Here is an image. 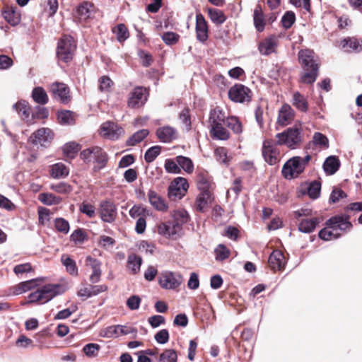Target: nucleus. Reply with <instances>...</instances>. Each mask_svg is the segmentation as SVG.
Wrapping results in <instances>:
<instances>
[{
    "label": "nucleus",
    "mask_w": 362,
    "mask_h": 362,
    "mask_svg": "<svg viewBox=\"0 0 362 362\" xmlns=\"http://www.w3.org/2000/svg\"><path fill=\"white\" fill-rule=\"evenodd\" d=\"M327 226L319 232V237L324 240L337 239L341 235L340 231L349 230L352 225L347 217L334 216L327 222Z\"/></svg>",
    "instance_id": "nucleus-1"
},
{
    "label": "nucleus",
    "mask_w": 362,
    "mask_h": 362,
    "mask_svg": "<svg viewBox=\"0 0 362 362\" xmlns=\"http://www.w3.org/2000/svg\"><path fill=\"white\" fill-rule=\"evenodd\" d=\"M65 291L64 287L61 284H47L28 296V303L40 302L45 303L55 296L62 294Z\"/></svg>",
    "instance_id": "nucleus-2"
},
{
    "label": "nucleus",
    "mask_w": 362,
    "mask_h": 362,
    "mask_svg": "<svg viewBox=\"0 0 362 362\" xmlns=\"http://www.w3.org/2000/svg\"><path fill=\"white\" fill-rule=\"evenodd\" d=\"M310 159V155H306L305 157L294 156L290 158L282 168L283 176L287 180L298 177L304 171Z\"/></svg>",
    "instance_id": "nucleus-3"
},
{
    "label": "nucleus",
    "mask_w": 362,
    "mask_h": 362,
    "mask_svg": "<svg viewBox=\"0 0 362 362\" xmlns=\"http://www.w3.org/2000/svg\"><path fill=\"white\" fill-rule=\"evenodd\" d=\"M76 49L74 39L70 35H63L58 42L57 47V57L64 62L72 60Z\"/></svg>",
    "instance_id": "nucleus-4"
},
{
    "label": "nucleus",
    "mask_w": 362,
    "mask_h": 362,
    "mask_svg": "<svg viewBox=\"0 0 362 362\" xmlns=\"http://www.w3.org/2000/svg\"><path fill=\"white\" fill-rule=\"evenodd\" d=\"M276 144L285 145L290 148H296L302 141L301 129L297 127H290L276 135Z\"/></svg>",
    "instance_id": "nucleus-5"
},
{
    "label": "nucleus",
    "mask_w": 362,
    "mask_h": 362,
    "mask_svg": "<svg viewBox=\"0 0 362 362\" xmlns=\"http://www.w3.org/2000/svg\"><path fill=\"white\" fill-rule=\"evenodd\" d=\"M189 185L187 180L177 177L173 180L168 188V197L172 201L182 199L187 194Z\"/></svg>",
    "instance_id": "nucleus-6"
},
{
    "label": "nucleus",
    "mask_w": 362,
    "mask_h": 362,
    "mask_svg": "<svg viewBox=\"0 0 362 362\" xmlns=\"http://www.w3.org/2000/svg\"><path fill=\"white\" fill-rule=\"evenodd\" d=\"M158 234L172 240H177L182 235V228L173 221L160 223L158 225Z\"/></svg>",
    "instance_id": "nucleus-7"
},
{
    "label": "nucleus",
    "mask_w": 362,
    "mask_h": 362,
    "mask_svg": "<svg viewBox=\"0 0 362 362\" xmlns=\"http://www.w3.org/2000/svg\"><path fill=\"white\" fill-rule=\"evenodd\" d=\"M182 282V276L175 272L166 271L160 274L158 283L165 289H175Z\"/></svg>",
    "instance_id": "nucleus-8"
},
{
    "label": "nucleus",
    "mask_w": 362,
    "mask_h": 362,
    "mask_svg": "<svg viewBox=\"0 0 362 362\" xmlns=\"http://www.w3.org/2000/svg\"><path fill=\"white\" fill-rule=\"evenodd\" d=\"M54 134L49 128H40L33 132L28 139V142L33 145L40 144L42 146H47L52 141Z\"/></svg>",
    "instance_id": "nucleus-9"
},
{
    "label": "nucleus",
    "mask_w": 362,
    "mask_h": 362,
    "mask_svg": "<svg viewBox=\"0 0 362 362\" xmlns=\"http://www.w3.org/2000/svg\"><path fill=\"white\" fill-rule=\"evenodd\" d=\"M277 145L270 140H265L263 143L262 156L265 161L271 165L276 164L280 160Z\"/></svg>",
    "instance_id": "nucleus-10"
},
{
    "label": "nucleus",
    "mask_w": 362,
    "mask_h": 362,
    "mask_svg": "<svg viewBox=\"0 0 362 362\" xmlns=\"http://www.w3.org/2000/svg\"><path fill=\"white\" fill-rule=\"evenodd\" d=\"M250 90L243 84H235L228 90L229 98L235 103H244L250 100Z\"/></svg>",
    "instance_id": "nucleus-11"
},
{
    "label": "nucleus",
    "mask_w": 362,
    "mask_h": 362,
    "mask_svg": "<svg viewBox=\"0 0 362 362\" xmlns=\"http://www.w3.org/2000/svg\"><path fill=\"white\" fill-rule=\"evenodd\" d=\"M146 100L147 90L141 86H137L130 92L127 105L131 108H138L142 106Z\"/></svg>",
    "instance_id": "nucleus-12"
},
{
    "label": "nucleus",
    "mask_w": 362,
    "mask_h": 362,
    "mask_svg": "<svg viewBox=\"0 0 362 362\" xmlns=\"http://www.w3.org/2000/svg\"><path fill=\"white\" fill-rule=\"evenodd\" d=\"M124 130L117 124L111 122H104L100 129V134L105 139L116 140L123 134Z\"/></svg>",
    "instance_id": "nucleus-13"
},
{
    "label": "nucleus",
    "mask_w": 362,
    "mask_h": 362,
    "mask_svg": "<svg viewBox=\"0 0 362 362\" xmlns=\"http://www.w3.org/2000/svg\"><path fill=\"white\" fill-rule=\"evenodd\" d=\"M99 214L102 221L106 223H112L117 216L116 206L110 200L103 201L100 204Z\"/></svg>",
    "instance_id": "nucleus-14"
},
{
    "label": "nucleus",
    "mask_w": 362,
    "mask_h": 362,
    "mask_svg": "<svg viewBox=\"0 0 362 362\" xmlns=\"http://www.w3.org/2000/svg\"><path fill=\"white\" fill-rule=\"evenodd\" d=\"M50 92L53 97L62 103H68L71 100L69 87L64 83L54 82L50 86Z\"/></svg>",
    "instance_id": "nucleus-15"
},
{
    "label": "nucleus",
    "mask_w": 362,
    "mask_h": 362,
    "mask_svg": "<svg viewBox=\"0 0 362 362\" xmlns=\"http://www.w3.org/2000/svg\"><path fill=\"white\" fill-rule=\"evenodd\" d=\"M196 36L200 42H205L209 37L208 24L204 16L201 13L196 15Z\"/></svg>",
    "instance_id": "nucleus-16"
},
{
    "label": "nucleus",
    "mask_w": 362,
    "mask_h": 362,
    "mask_svg": "<svg viewBox=\"0 0 362 362\" xmlns=\"http://www.w3.org/2000/svg\"><path fill=\"white\" fill-rule=\"evenodd\" d=\"M295 117V112L288 104H284L279 110L277 123L285 127L292 122Z\"/></svg>",
    "instance_id": "nucleus-17"
},
{
    "label": "nucleus",
    "mask_w": 362,
    "mask_h": 362,
    "mask_svg": "<svg viewBox=\"0 0 362 362\" xmlns=\"http://www.w3.org/2000/svg\"><path fill=\"white\" fill-rule=\"evenodd\" d=\"M339 46L346 52H362V40L346 37L339 42Z\"/></svg>",
    "instance_id": "nucleus-18"
},
{
    "label": "nucleus",
    "mask_w": 362,
    "mask_h": 362,
    "mask_svg": "<svg viewBox=\"0 0 362 362\" xmlns=\"http://www.w3.org/2000/svg\"><path fill=\"white\" fill-rule=\"evenodd\" d=\"M214 200L212 192H200L194 202V209L198 212H204Z\"/></svg>",
    "instance_id": "nucleus-19"
},
{
    "label": "nucleus",
    "mask_w": 362,
    "mask_h": 362,
    "mask_svg": "<svg viewBox=\"0 0 362 362\" xmlns=\"http://www.w3.org/2000/svg\"><path fill=\"white\" fill-rule=\"evenodd\" d=\"M278 45V39L272 35L262 40L258 49L262 55H269L276 52Z\"/></svg>",
    "instance_id": "nucleus-20"
},
{
    "label": "nucleus",
    "mask_w": 362,
    "mask_h": 362,
    "mask_svg": "<svg viewBox=\"0 0 362 362\" xmlns=\"http://www.w3.org/2000/svg\"><path fill=\"white\" fill-rule=\"evenodd\" d=\"M148 199L151 205L157 211H167L168 205L165 200L160 196L153 189H149L148 192Z\"/></svg>",
    "instance_id": "nucleus-21"
},
{
    "label": "nucleus",
    "mask_w": 362,
    "mask_h": 362,
    "mask_svg": "<svg viewBox=\"0 0 362 362\" xmlns=\"http://www.w3.org/2000/svg\"><path fill=\"white\" fill-rule=\"evenodd\" d=\"M298 59L303 69H310V68L318 66L316 63L315 53L310 49L300 50L298 52Z\"/></svg>",
    "instance_id": "nucleus-22"
},
{
    "label": "nucleus",
    "mask_w": 362,
    "mask_h": 362,
    "mask_svg": "<svg viewBox=\"0 0 362 362\" xmlns=\"http://www.w3.org/2000/svg\"><path fill=\"white\" fill-rule=\"evenodd\" d=\"M156 135L159 140L164 143L171 142L177 138L176 129L170 126H163L158 128L156 131Z\"/></svg>",
    "instance_id": "nucleus-23"
},
{
    "label": "nucleus",
    "mask_w": 362,
    "mask_h": 362,
    "mask_svg": "<svg viewBox=\"0 0 362 362\" xmlns=\"http://www.w3.org/2000/svg\"><path fill=\"white\" fill-rule=\"evenodd\" d=\"M86 264L90 267L93 270L90 276V282L93 284L98 282L101 276L100 262L96 259L88 256L86 259Z\"/></svg>",
    "instance_id": "nucleus-24"
},
{
    "label": "nucleus",
    "mask_w": 362,
    "mask_h": 362,
    "mask_svg": "<svg viewBox=\"0 0 362 362\" xmlns=\"http://www.w3.org/2000/svg\"><path fill=\"white\" fill-rule=\"evenodd\" d=\"M93 12L94 5L90 2H83L77 8L76 17L80 21H86L92 17Z\"/></svg>",
    "instance_id": "nucleus-25"
},
{
    "label": "nucleus",
    "mask_w": 362,
    "mask_h": 362,
    "mask_svg": "<svg viewBox=\"0 0 362 362\" xmlns=\"http://www.w3.org/2000/svg\"><path fill=\"white\" fill-rule=\"evenodd\" d=\"M272 269L281 270L285 265V257L280 250H274L269 256L268 260Z\"/></svg>",
    "instance_id": "nucleus-26"
},
{
    "label": "nucleus",
    "mask_w": 362,
    "mask_h": 362,
    "mask_svg": "<svg viewBox=\"0 0 362 362\" xmlns=\"http://www.w3.org/2000/svg\"><path fill=\"white\" fill-rule=\"evenodd\" d=\"M196 182L197 188L200 192H212L211 190V182L206 173H198Z\"/></svg>",
    "instance_id": "nucleus-27"
},
{
    "label": "nucleus",
    "mask_w": 362,
    "mask_h": 362,
    "mask_svg": "<svg viewBox=\"0 0 362 362\" xmlns=\"http://www.w3.org/2000/svg\"><path fill=\"white\" fill-rule=\"evenodd\" d=\"M339 166V160L334 156H329L323 164L324 170L327 175L334 174L338 170Z\"/></svg>",
    "instance_id": "nucleus-28"
},
{
    "label": "nucleus",
    "mask_w": 362,
    "mask_h": 362,
    "mask_svg": "<svg viewBox=\"0 0 362 362\" xmlns=\"http://www.w3.org/2000/svg\"><path fill=\"white\" fill-rule=\"evenodd\" d=\"M292 105L298 110L303 112L308 110V103L306 98L299 92H295L292 97Z\"/></svg>",
    "instance_id": "nucleus-29"
},
{
    "label": "nucleus",
    "mask_w": 362,
    "mask_h": 362,
    "mask_svg": "<svg viewBox=\"0 0 362 362\" xmlns=\"http://www.w3.org/2000/svg\"><path fill=\"white\" fill-rule=\"evenodd\" d=\"M142 264V259L135 254H131L127 258V269L133 274H136L140 271Z\"/></svg>",
    "instance_id": "nucleus-30"
},
{
    "label": "nucleus",
    "mask_w": 362,
    "mask_h": 362,
    "mask_svg": "<svg viewBox=\"0 0 362 362\" xmlns=\"http://www.w3.org/2000/svg\"><path fill=\"white\" fill-rule=\"evenodd\" d=\"M32 98L33 100L40 105H45L48 103V95L42 87H35L32 91Z\"/></svg>",
    "instance_id": "nucleus-31"
},
{
    "label": "nucleus",
    "mask_w": 362,
    "mask_h": 362,
    "mask_svg": "<svg viewBox=\"0 0 362 362\" xmlns=\"http://www.w3.org/2000/svg\"><path fill=\"white\" fill-rule=\"evenodd\" d=\"M62 264L66 267V272L72 275H78V268L76 262L72 259L68 255H62L61 257Z\"/></svg>",
    "instance_id": "nucleus-32"
},
{
    "label": "nucleus",
    "mask_w": 362,
    "mask_h": 362,
    "mask_svg": "<svg viewBox=\"0 0 362 362\" xmlns=\"http://www.w3.org/2000/svg\"><path fill=\"white\" fill-rule=\"evenodd\" d=\"M69 173V170L64 163H58L51 166L50 174L54 178L64 177Z\"/></svg>",
    "instance_id": "nucleus-33"
},
{
    "label": "nucleus",
    "mask_w": 362,
    "mask_h": 362,
    "mask_svg": "<svg viewBox=\"0 0 362 362\" xmlns=\"http://www.w3.org/2000/svg\"><path fill=\"white\" fill-rule=\"evenodd\" d=\"M212 137L219 140H227L229 138V132L226 129L223 124L211 127L210 130Z\"/></svg>",
    "instance_id": "nucleus-34"
},
{
    "label": "nucleus",
    "mask_w": 362,
    "mask_h": 362,
    "mask_svg": "<svg viewBox=\"0 0 362 362\" xmlns=\"http://www.w3.org/2000/svg\"><path fill=\"white\" fill-rule=\"evenodd\" d=\"M38 199L45 205L51 206L59 204L62 202L60 197L52 193H41L38 195Z\"/></svg>",
    "instance_id": "nucleus-35"
},
{
    "label": "nucleus",
    "mask_w": 362,
    "mask_h": 362,
    "mask_svg": "<svg viewBox=\"0 0 362 362\" xmlns=\"http://www.w3.org/2000/svg\"><path fill=\"white\" fill-rule=\"evenodd\" d=\"M93 153L95 154V163H97V167L98 168H103L107 161V153L98 146H93Z\"/></svg>",
    "instance_id": "nucleus-36"
},
{
    "label": "nucleus",
    "mask_w": 362,
    "mask_h": 362,
    "mask_svg": "<svg viewBox=\"0 0 362 362\" xmlns=\"http://www.w3.org/2000/svg\"><path fill=\"white\" fill-rule=\"evenodd\" d=\"M208 14L211 21L216 25H221L226 20L223 12L216 8H208Z\"/></svg>",
    "instance_id": "nucleus-37"
},
{
    "label": "nucleus",
    "mask_w": 362,
    "mask_h": 362,
    "mask_svg": "<svg viewBox=\"0 0 362 362\" xmlns=\"http://www.w3.org/2000/svg\"><path fill=\"white\" fill-rule=\"evenodd\" d=\"M304 73L301 76V81L304 83H313L315 81L317 76L318 66L313 68L303 69Z\"/></svg>",
    "instance_id": "nucleus-38"
},
{
    "label": "nucleus",
    "mask_w": 362,
    "mask_h": 362,
    "mask_svg": "<svg viewBox=\"0 0 362 362\" xmlns=\"http://www.w3.org/2000/svg\"><path fill=\"white\" fill-rule=\"evenodd\" d=\"M254 24L259 32H262L264 29V20L262 8L259 6H257L254 10Z\"/></svg>",
    "instance_id": "nucleus-39"
},
{
    "label": "nucleus",
    "mask_w": 362,
    "mask_h": 362,
    "mask_svg": "<svg viewBox=\"0 0 362 362\" xmlns=\"http://www.w3.org/2000/svg\"><path fill=\"white\" fill-rule=\"evenodd\" d=\"M176 160L177 161V164L179 165L180 168H182L187 173H192L194 170V164L192 160L187 157L178 156L176 157Z\"/></svg>",
    "instance_id": "nucleus-40"
},
{
    "label": "nucleus",
    "mask_w": 362,
    "mask_h": 362,
    "mask_svg": "<svg viewBox=\"0 0 362 362\" xmlns=\"http://www.w3.org/2000/svg\"><path fill=\"white\" fill-rule=\"evenodd\" d=\"M173 222L174 223H178L181 228H182L183 224L186 223L189 220V214L185 209H178L173 214Z\"/></svg>",
    "instance_id": "nucleus-41"
},
{
    "label": "nucleus",
    "mask_w": 362,
    "mask_h": 362,
    "mask_svg": "<svg viewBox=\"0 0 362 362\" xmlns=\"http://www.w3.org/2000/svg\"><path fill=\"white\" fill-rule=\"evenodd\" d=\"M13 107L18 112L23 119L31 123L28 119L30 115V107L25 101L18 102L14 104Z\"/></svg>",
    "instance_id": "nucleus-42"
},
{
    "label": "nucleus",
    "mask_w": 362,
    "mask_h": 362,
    "mask_svg": "<svg viewBox=\"0 0 362 362\" xmlns=\"http://www.w3.org/2000/svg\"><path fill=\"white\" fill-rule=\"evenodd\" d=\"M112 30L115 34L117 40L120 42L126 40L129 36L127 28L122 23L114 27Z\"/></svg>",
    "instance_id": "nucleus-43"
},
{
    "label": "nucleus",
    "mask_w": 362,
    "mask_h": 362,
    "mask_svg": "<svg viewBox=\"0 0 362 362\" xmlns=\"http://www.w3.org/2000/svg\"><path fill=\"white\" fill-rule=\"evenodd\" d=\"M224 113L219 108H215L211 112L209 117L211 127L223 124V122H224Z\"/></svg>",
    "instance_id": "nucleus-44"
},
{
    "label": "nucleus",
    "mask_w": 362,
    "mask_h": 362,
    "mask_svg": "<svg viewBox=\"0 0 362 362\" xmlns=\"http://www.w3.org/2000/svg\"><path fill=\"white\" fill-rule=\"evenodd\" d=\"M214 156L217 161L228 165L230 161L231 157L228 155L226 148L218 147L214 150Z\"/></svg>",
    "instance_id": "nucleus-45"
},
{
    "label": "nucleus",
    "mask_w": 362,
    "mask_h": 362,
    "mask_svg": "<svg viewBox=\"0 0 362 362\" xmlns=\"http://www.w3.org/2000/svg\"><path fill=\"white\" fill-rule=\"evenodd\" d=\"M4 19L11 25H18L21 21L20 14L12 9H7L3 12Z\"/></svg>",
    "instance_id": "nucleus-46"
},
{
    "label": "nucleus",
    "mask_w": 362,
    "mask_h": 362,
    "mask_svg": "<svg viewBox=\"0 0 362 362\" xmlns=\"http://www.w3.org/2000/svg\"><path fill=\"white\" fill-rule=\"evenodd\" d=\"M318 221L317 218L303 219L299 224V230L303 233H310L316 227Z\"/></svg>",
    "instance_id": "nucleus-47"
},
{
    "label": "nucleus",
    "mask_w": 362,
    "mask_h": 362,
    "mask_svg": "<svg viewBox=\"0 0 362 362\" xmlns=\"http://www.w3.org/2000/svg\"><path fill=\"white\" fill-rule=\"evenodd\" d=\"M37 286L35 279L26 281L18 284L15 289V294L18 295L34 288Z\"/></svg>",
    "instance_id": "nucleus-48"
},
{
    "label": "nucleus",
    "mask_w": 362,
    "mask_h": 362,
    "mask_svg": "<svg viewBox=\"0 0 362 362\" xmlns=\"http://www.w3.org/2000/svg\"><path fill=\"white\" fill-rule=\"evenodd\" d=\"M226 124L235 134H240L243 131L242 124L236 117L233 116L228 117Z\"/></svg>",
    "instance_id": "nucleus-49"
},
{
    "label": "nucleus",
    "mask_w": 362,
    "mask_h": 362,
    "mask_svg": "<svg viewBox=\"0 0 362 362\" xmlns=\"http://www.w3.org/2000/svg\"><path fill=\"white\" fill-rule=\"evenodd\" d=\"M148 135V131L147 129H141L134 134L127 141V145L134 146L136 144L141 142Z\"/></svg>",
    "instance_id": "nucleus-50"
},
{
    "label": "nucleus",
    "mask_w": 362,
    "mask_h": 362,
    "mask_svg": "<svg viewBox=\"0 0 362 362\" xmlns=\"http://www.w3.org/2000/svg\"><path fill=\"white\" fill-rule=\"evenodd\" d=\"M177 352L172 349H165L159 356V362H177Z\"/></svg>",
    "instance_id": "nucleus-51"
},
{
    "label": "nucleus",
    "mask_w": 362,
    "mask_h": 362,
    "mask_svg": "<svg viewBox=\"0 0 362 362\" xmlns=\"http://www.w3.org/2000/svg\"><path fill=\"white\" fill-rule=\"evenodd\" d=\"M57 118L59 122L62 124H74V113L69 110L61 111L58 113Z\"/></svg>",
    "instance_id": "nucleus-52"
},
{
    "label": "nucleus",
    "mask_w": 362,
    "mask_h": 362,
    "mask_svg": "<svg viewBox=\"0 0 362 362\" xmlns=\"http://www.w3.org/2000/svg\"><path fill=\"white\" fill-rule=\"evenodd\" d=\"M119 325L109 326L100 332V336L105 338H117L119 337Z\"/></svg>",
    "instance_id": "nucleus-53"
},
{
    "label": "nucleus",
    "mask_w": 362,
    "mask_h": 362,
    "mask_svg": "<svg viewBox=\"0 0 362 362\" xmlns=\"http://www.w3.org/2000/svg\"><path fill=\"white\" fill-rule=\"evenodd\" d=\"M63 153L67 158H74L78 151V144L76 142H69L64 145Z\"/></svg>",
    "instance_id": "nucleus-54"
},
{
    "label": "nucleus",
    "mask_w": 362,
    "mask_h": 362,
    "mask_svg": "<svg viewBox=\"0 0 362 362\" xmlns=\"http://www.w3.org/2000/svg\"><path fill=\"white\" fill-rule=\"evenodd\" d=\"M86 232L81 229L78 228L71 233L70 236V240L72 241L75 245H79L84 242V240L86 239Z\"/></svg>",
    "instance_id": "nucleus-55"
},
{
    "label": "nucleus",
    "mask_w": 362,
    "mask_h": 362,
    "mask_svg": "<svg viewBox=\"0 0 362 362\" xmlns=\"http://www.w3.org/2000/svg\"><path fill=\"white\" fill-rule=\"evenodd\" d=\"M161 147L160 146H154L148 148L144 155L145 160L147 163L153 162L157 156L160 153Z\"/></svg>",
    "instance_id": "nucleus-56"
},
{
    "label": "nucleus",
    "mask_w": 362,
    "mask_h": 362,
    "mask_svg": "<svg viewBox=\"0 0 362 362\" xmlns=\"http://www.w3.org/2000/svg\"><path fill=\"white\" fill-rule=\"evenodd\" d=\"M216 259L218 261H223L228 258L230 252L224 245L220 244L215 249Z\"/></svg>",
    "instance_id": "nucleus-57"
},
{
    "label": "nucleus",
    "mask_w": 362,
    "mask_h": 362,
    "mask_svg": "<svg viewBox=\"0 0 362 362\" xmlns=\"http://www.w3.org/2000/svg\"><path fill=\"white\" fill-rule=\"evenodd\" d=\"M164 168L168 173L179 174L181 171L176 159L175 160L166 159L164 163Z\"/></svg>",
    "instance_id": "nucleus-58"
},
{
    "label": "nucleus",
    "mask_w": 362,
    "mask_h": 362,
    "mask_svg": "<svg viewBox=\"0 0 362 362\" xmlns=\"http://www.w3.org/2000/svg\"><path fill=\"white\" fill-rule=\"evenodd\" d=\"M54 227L58 232L67 234L69 231V223L63 218H57L54 220Z\"/></svg>",
    "instance_id": "nucleus-59"
},
{
    "label": "nucleus",
    "mask_w": 362,
    "mask_h": 362,
    "mask_svg": "<svg viewBox=\"0 0 362 362\" xmlns=\"http://www.w3.org/2000/svg\"><path fill=\"white\" fill-rule=\"evenodd\" d=\"M313 141L315 145H317L320 147L325 148H327L329 147V140L327 137L320 132H315L314 134Z\"/></svg>",
    "instance_id": "nucleus-60"
},
{
    "label": "nucleus",
    "mask_w": 362,
    "mask_h": 362,
    "mask_svg": "<svg viewBox=\"0 0 362 362\" xmlns=\"http://www.w3.org/2000/svg\"><path fill=\"white\" fill-rule=\"evenodd\" d=\"M50 189L56 192L66 194L72 191V187L67 183L59 182L57 184H53L50 186Z\"/></svg>",
    "instance_id": "nucleus-61"
},
{
    "label": "nucleus",
    "mask_w": 362,
    "mask_h": 362,
    "mask_svg": "<svg viewBox=\"0 0 362 362\" xmlns=\"http://www.w3.org/2000/svg\"><path fill=\"white\" fill-rule=\"evenodd\" d=\"M321 185L319 182L315 181L308 187V194L311 199H317L320 194Z\"/></svg>",
    "instance_id": "nucleus-62"
},
{
    "label": "nucleus",
    "mask_w": 362,
    "mask_h": 362,
    "mask_svg": "<svg viewBox=\"0 0 362 362\" xmlns=\"http://www.w3.org/2000/svg\"><path fill=\"white\" fill-rule=\"evenodd\" d=\"M100 346L98 344L90 343L86 344L83 351L88 357H95L98 355Z\"/></svg>",
    "instance_id": "nucleus-63"
},
{
    "label": "nucleus",
    "mask_w": 362,
    "mask_h": 362,
    "mask_svg": "<svg viewBox=\"0 0 362 362\" xmlns=\"http://www.w3.org/2000/svg\"><path fill=\"white\" fill-rule=\"evenodd\" d=\"M296 21L295 13L293 11H287L282 17L281 23L285 28H291Z\"/></svg>",
    "instance_id": "nucleus-64"
}]
</instances>
